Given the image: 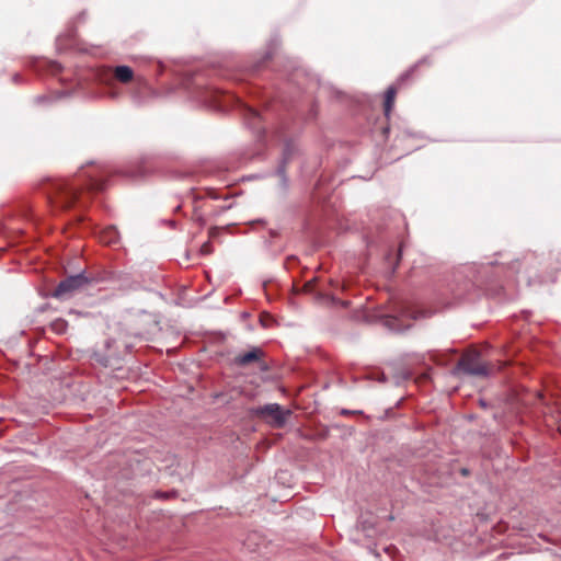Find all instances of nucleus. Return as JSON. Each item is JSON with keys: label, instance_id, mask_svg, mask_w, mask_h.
Segmentation results:
<instances>
[{"label": "nucleus", "instance_id": "nucleus-17", "mask_svg": "<svg viewBox=\"0 0 561 561\" xmlns=\"http://www.w3.org/2000/svg\"><path fill=\"white\" fill-rule=\"evenodd\" d=\"M407 316H411L413 319H416V316L412 314L409 310L404 311Z\"/></svg>", "mask_w": 561, "mask_h": 561}, {"label": "nucleus", "instance_id": "nucleus-7", "mask_svg": "<svg viewBox=\"0 0 561 561\" xmlns=\"http://www.w3.org/2000/svg\"><path fill=\"white\" fill-rule=\"evenodd\" d=\"M118 231L114 227H107L100 232L99 240L106 245H113L118 241Z\"/></svg>", "mask_w": 561, "mask_h": 561}, {"label": "nucleus", "instance_id": "nucleus-10", "mask_svg": "<svg viewBox=\"0 0 561 561\" xmlns=\"http://www.w3.org/2000/svg\"><path fill=\"white\" fill-rule=\"evenodd\" d=\"M50 327L54 332H56L58 334H62L67 331L68 323L66 320L57 319L51 322Z\"/></svg>", "mask_w": 561, "mask_h": 561}, {"label": "nucleus", "instance_id": "nucleus-5", "mask_svg": "<svg viewBox=\"0 0 561 561\" xmlns=\"http://www.w3.org/2000/svg\"><path fill=\"white\" fill-rule=\"evenodd\" d=\"M51 297L59 300H68L70 298V277L62 279L58 286L51 290Z\"/></svg>", "mask_w": 561, "mask_h": 561}, {"label": "nucleus", "instance_id": "nucleus-3", "mask_svg": "<svg viewBox=\"0 0 561 561\" xmlns=\"http://www.w3.org/2000/svg\"><path fill=\"white\" fill-rule=\"evenodd\" d=\"M51 204L60 208H67L70 204L68 184L66 181H54L47 190Z\"/></svg>", "mask_w": 561, "mask_h": 561}, {"label": "nucleus", "instance_id": "nucleus-16", "mask_svg": "<svg viewBox=\"0 0 561 561\" xmlns=\"http://www.w3.org/2000/svg\"><path fill=\"white\" fill-rule=\"evenodd\" d=\"M93 188H95V190H103V184L102 183H95V184H93Z\"/></svg>", "mask_w": 561, "mask_h": 561}, {"label": "nucleus", "instance_id": "nucleus-1", "mask_svg": "<svg viewBox=\"0 0 561 561\" xmlns=\"http://www.w3.org/2000/svg\"><path fill=\"white\" fill-rule=\"evenodd\" d=\"M457 369L468 375L485 377L490 374L491 367L481 360L480 354L477 351H470L461 356Z\"/></svg>", "mask_w": 561, "mask_h": 561}, {"label": "nucleus", "instance_id": "nucleus-12", "mask_svg": "<svg viewBox=\"0 0 561 561\" xmlns=\"http://www.w3.org/2000/svg\"><path fill=\"white\" fill-rule=\"evenodd\" d=\"M174 494H175L174 492H172V493L156 492L154 497L160 499V500H167V499H170L171 496H174Z\"/></svg>", "mask_w": 561, "mask_h": 561}, {"label": "nucleus", "instance_id": "nucleus-15", "mask_svg": "<svg viewBox=\"0 0 561 561\" xmlns=\"http://www.w3.org/2000/svg\"><path fill=\"white\" fill-rule=\"evenodd\" d=\"M248 114H249V116H250L251 118H253V119L259 118V113H257L255 110H253V108H249V110H248Z\"/></svg>", "mask_w": 561, "mask_h": 561}, {"label": "nucleus", "instance_id": "nucleus-19", "mask_svg": "<svg viewBox=\"0 0 561 561\" xmlns=\"http://www.w3.org/2000/svg\"><path fill=\"white\" fill-rule=\"evenodd\" d=\"M71 196H72V201L75 199V192L72 191L71 193Z\"/></svg>", "mask_w": 561, "mask_h": 561}, {"label": "nucleus", "instance_id": "nucleus-6", "mask_svg": "<svg viewBox=\"0 0 561 561\" xmlns=\"http://www.w3.org/2000/svg\"><path fill=\"white\" fill-rule=\"evenodd\" d=\"M114 78L122 82V83H128L134 78V71L128 66H117L113 70Z\"/></svg>", "mask_w": 561, "mask_h": 561}, {"label": "nucleus", "instance_id": "nucleus-14", "mask_svg": "<svg viewBox=\"0 0 561 561\" xmlns=\"http://www.w3.org/2000/svg\"><path fill=\"white\" fill-rule=\"evenodd\" d=\"M210 251H211V250H210V244H209V242H206V243H204V244L202 245V252H203L204 254H209V253H210Z\"/></svg>", "mask_w": 561, "mask_h": 561}, {"label": "nucleus", "instance_id": "nucleus-11", "mask_svg": "<svg viewBox=\"0 0 561 561\" xmlns=\"http://www.w3.org/2000/svg\"><path fill=\"white\" fill-rule=\"evenodd\" d=\"M88 282L87 278H84L82 275H72V291L82 287V285Z\"/></svg>", "mask_w": 561, "mask_h": 561}, {"label": "nucleus", "instance_id": "nucleus-4", "mask_svg": "<svg viewBox=\"0 0 561 561\" xmlns=\"http://www.w3.org/2000/svg\"><path fill=\"white\" fill-rule=\"evenodd\" d=\"M264 355L261 348L252 347L250 351L237 355L234 357V364L244 367L252 363L261 362Z\"/></svg>", "mask_w": 561, "mask_h": 561}, {"label": "nucleus", "instance_id": "nucleus-8", "mask_svg": "<svg viewBox=\"0 0 561 561\" xmlns=\"http://www.w3.org/2000/svg\"><path fill=\"white\" fill-rule=\"evenodd\" d=\"M397 92V88L394 85H391L387 89L385 93L383 111L387 117L391 114V111L393 108Z\"/></svg>", "mask_w": 561, "mask_h": 561}, {"label": "nucleus", "instance_id": "nucleus-9", "mask_svg": "<svg viewBox=\"0 0 561 561\" xmlns=\"http://www.w3.org/2000/svg\"><path fill=\"white\" fill-rule=\"evenodd\" d=\"M38 67L47 69L53 76L59 75L62 70L58 62L51 60H41L38 61Z\"/></svg>", "mask_w": 561, "mask_h": 561}, {"label": "nucleus", "instance_id": "nucleus-13", "mask_svg": "<svg viewBox=\"0 0 561 561\" xmlns=\"http://www.w3.org/2000/svg\"><path fill=\"white\" fill-rule=\"evenodd\" d=\"M397 321H398L397 318L390 317L386 320V324L389 325L391 329H396L394 324Z\"/></svg>", "mask_w": 561, "mask_h": 561}, {"label": "nucleus", "instance_id": "nucleus-2", "mask_svg": "<svg viewBox=\"0 0 561 561\" xmlns=\"http://www.w3.org/2000/svg\"><path fill=\"white\" fill-rule=\"evenodd\" d=\"M254 413L275 428H282L290 415L289 410H283L277 403H270L257 408Z\"/></svg>", "mask_w": 561, "mask_h": 561}, {"label": "nucleus", "instance_id": "nucleus-18", "mask_svg": "<svg viewBox=\"0 0 561 561\" xmlns=\"http://www.w3.org/2000/svg\"><path fill=\"white\" fill-rule=\"evenodd\" d=\"M311 287H312V282H308V283L306 284V288H307V289H310Z\"/></svg>", "mask_w": 561, "mask_h": 561}]
</instances>
